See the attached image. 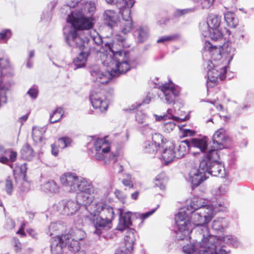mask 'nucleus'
<instances>
[{
  "label": "nucleus",
  "mask_w": 254,
  "mask_h": 254,
  "mask_svg": "<svg viewBox=\"0 0 254 254\" xmlns=\"http://www.w3.org/2000/svg\"><path fill=\"white\" fill-rule=\"evenodd\" d=\"M218 158L217 151L209 149L200 163V168L206 171V174L215 177H224L225 170L223 165L217 161Z\"/></svg>",
  "instance_id": "6e6552de"
},
{
  "label": "nucleus",
  "mask_w": 254,
  "mask_h": 254,
  "mask_svg": "<svg viewBox=\"0 0 254 254\" xmlns=\"http://www.w3.org/2000/svg\"><path fill=\"white\" fill-rule=\"evenodd\" d=\"M67 248L71 254H86L85 252L80 249L79 243L76 242L74 243V246H72L71 243L68 245Z\"/></svg>",
  "instance_id": "79ce46f5"
},
{
  "label": "nucleus",
  "mask_w": 254,
  "mask_h": 254,
  "mask_svg": "<svg viewBox=\"0 0 254 254\" xmlns=\"http://www.w3.org/2000/svg\"><path fill=\"white\" fill-rule=\"evenodd\" d=\"M63 225L60 222L51 223L49 226L47 233L50 236H52L54 232L57 231L63 230Z\"/></svg>",
  "instance_id": "58836bf2"
},
{
  "label": "nucleus",
  "mask_w": 254,
  "mask_h": 254,
  "mask_svg": "<svg viewBox=\"0 0 254 254\" xmlns=\"http://www.w3.org/2000/svg\"><path fill=\"white\" fill-rule=\"evenodd\" d=\"M12 244L14 247L16 252L18 253L21 251L22 247L21 244L17 238H13L12 240Z\"/></svg>",
  "instance_id": "13d9d810"
},
{
  "label": "nucleus",
  "mask_w": 254,
  "mask_h": 254,
  "mask_svg": "<svg viewBox=\"0 0 254 254\" xmlns=\"http://www.w3.org/2000/svg\"><path fill=\"white\" fill-rule=\"evenodd\" d=\"M45 131V127H33L32 134L34 140L36 142L41 141Z\"/></svg>",
  "instance_id": "473e14b6"
},
{
  "label": "nucleus",
  "mask_w": 254,
  "mask_h": 254,
  "mask_svg": "<svg viewBox=\"0 0 254 254\" xmlns=\"http://www.w3.org/2000/svg\"><path fill=\"white\" fill-rule=\"evenodd\" d=\"M210 205L212 206V209L213 210L214 215L216 212L225 210L228 206V203L226 200H225L222 202H217L215 204Z\"/></svg>",
  "instance_id": "e433bc0d"
},
{
  "label": "nucleus",
  "mask_w": 254,
  "mask_h": 254,
  "mask_svg": "<svg viewBox=\"0 0 254 254\" xmlns=\"http://www.w3.org/2000/svg\"><path fill=\"white\" fill-rule=\"evenodd\" d=\"M72 139L67 136H64L59 138L58 143L59 147L62 149H64L66 147H70L71 145Z\"/></svg>",
  "instance_id": "37998d69"
},
{
  "label": "nucleus",
  "mask_w": 254,
  "mask_h": 254,
  "mask_svg": "<svg viewBox=\"0 0 254 254\" xmlns=\"http://www.w3.org/2000/svg\"><path fill=\"white\" fill-rule=\"evenodd\" d=\"M131 7H126L119 12L122 16V20L119 21L116 27H119V32L115 35V39L119 42V44L123 48H128L129 45L126 42L127 35L130 33L133 28V21L130 16Z\"/></svg>",
  "instance_id": "9d476101"
},
{
  "label": "nucleus",
  "mask_w": 254,
  "mask_h": 254,
  "mask_svg": "<svg viewBox=\"0 0 254 254\" xmlns=\"http://www.w3.org/2000/svg\"><path fill=\"white\" fill-rule=\"evenodd\" d=\"M209 36L212 40L217 41L222 40L223 37V35L219 28H218L211 29V31L210 32Z\"/></svg>",
  "instance_id": "ea45409f"
},
{
  "label": "nucleus",
  "mask_w": 254,
  "mask_h": 254,
  "mask_svg": "<svg viewBox=\"0 0 254 254\" xmlns=\"http://www.w3.org/2000/svg\"><path fill=\"white\" fill-rule=\"evenodd\" d=\"M64 111L62 108H57L50 115V122L51 123H55L59 122L64 115Z\"/></svg>",
  "instance_id": "72a5a7b5"
},
{
  "label": "nucleus",
  "mask_w": 254,
  "mask_h": 254,
  "mask_svg": "<svg viewBox=\"0 0 254 254\" xmlns=\"http://www.w3.org/2000/svg\"><path fill=\"white\" fill-rule=\"evenodd\" d=\"M166 115H168L167 119H172L174 121H176V122L184 121L186 120V118L184 119H181L179 117H177L173 115V110L172 109H168L167 111V114Z\"/></svg>",
  "instance_id": "864d4df0"
},
{
  "label": "nucleus",
  "mask_w": 254,
  "mask_h": 254,
  "mask_svg": "<svg viewBox=\"0 0 254 254\" xmlns=\"http://www.w3.org/2000/svg\"><path fill=\"white\" fill-rule=\"evenodd\" d=\"M4 155L8 157V159L11 162H14L16 160L17 152L13 150L10 149L6 150L4 152Z\"/></svg>",
  "instance_id": "603ef678"
},
{
  "label": "nucleus",
  "mask_w": 254,
  "mask_h": 254,
  "mask_svg": "<svg viewBox=\"0 0 254 254\" xmlns=\"http://www.w3.org/2000/svg\"><path fill=\"white\" fill-rule=\"evenodd\" d=\"M10 65L8 59L0 58V109L8 102V94L9 93V86L2 82L5 70L10 68Z\"/></svg>",
  "instance_id": "2eb2a0df"
},
{
  "label": "nucleus",
  "mask_w": 254,
  "mask_h": 254,
  "mask_svg": "<svg viewBox=\"0 0 254 254\" xmlns=\"http://www.w3.org/2000/svg\"><path fill=\"white\" fill-rule=\"evenodd\" d=\"M159 88L163 94L166 102L169 104L174 103L175 98L180 93L179 87L175 86L172 83L163 84Z\"/></svg>",
  "instance_id": "f3484780"
},
{
  "label": "nucleus",
  "mask_w": 254,
  "mask_h": 254,
  "mask_svg": "<svg viewBox=\"0 0 254 254\" xmlns=\"http://www.w3.org/2000/svg\"><path fill=\"white\" fill-rule=\"evenodd\" d=\"M165 174L164 173H161L160 175L156 176L155 180V185L156 187L160 188V189L163 190L165 189V180L164 179Z\"/></svg>",
  "instance_id": "a18cd8bd"
},
{
  "label": "nucleus",
  "mask_w": 254,
  "mask_h": 254,
  "mask_svg": "<svg viewBox=\"0 0 254 254\" xmlns=\"http://www.w3.org/2000/svg\"><path fill=\"white\" fill-rule=\"evenodd\" d=\"M117 197L120 199L121 201H124L126 198V196L119 190H116L115 192Z\"/></svg>",
  "instance_id": "e2e57ef3"
},
{
  "label": "nucleus",
  "mask_w": 254,
  "mask_h": 254,
  "mask_svg": "<svg viewBox=\"0 0 254 254\" xmlns=\"http://www.w3.org/2000/svg\"><path fill=\"white\" fill-rule=\"evenodd\" d=\"M207 22L210 26L211 30L219 28L220 24V20L217 16L211 15L209 16Z\"/></svg>",
  "instance_id": "f704fd0d"
},
{
  "label": "nucleus",
  "mask_w": 254,
  "mask_h": 254,
  "mask_svg": "<svg viewBox=\"0 0 254 254\" xmlns=\"http://www.w3.org/2000/svg\"><path fill=\"white\" fill-rule=\"evenodd\" d=\"M191 212L189 208H182L175 217V222L178 228L176 231V237L178 240L190 239V234L201 233V231H195L196 225L193 223Z\"/></svg>",
  "instance_id": "423d86ee"
},
{
  "label": "nucleus",
  "mask_w": 254,
  "mask_h": 254,
  "mask_svg": "<svg viewBox=\"0 0 254 254\" xmlns=\"http://www.w3.org/2000/svg\"><path fill=\"white\" fill-rule=\"evenodd\" d=\"M195 3L202 9H208L210 8L214 1V0H192Z\"/></svg>",
  "instance_id": "a19ab883"
},
{
  "label": "nucleus",
  "mask_w": 254,
  "mask_h": 254,
  "mask_svg": "<svg viewBox=\"0 0 254 254\" xmlns=\"http://www.w3.org/2000/svg\"><path fill=\"white\" fill-rule=\"evenodd\" d=\"M27 94L33 99L37 98L38 94V90L36 87H33L29 89Z\"/></svg>",
  "instance_id": "4d7b16f0"
},
{
  "label": "nucleus",
  "mask_w": 254,
  "mask_h": 254,
  "mask_svg": "<svg viewBox=\"0 0 254 254\" xmlns=\"http://www.w3.org/2000/svg\"><path fill=\"white\" fill-rule=\"evenodd\" d=\"M224 18L227 25L232 28H235L238 24V19L233 12L228 11L224 14Z\"/></svg>",
  "instance_id": "2f4dec72"
},
{
  "label": "nucleus",
  "mask_w": 254,
  "mask_h": 254,
  "mask_svg": "<svg viewBox=\"0 0 254 254\" xmlns=\"http://www.w3.org/2000/svg\"><path fill=\"white\" fill-rule=\"evenodd\" d=\"M15 227L14 221L11 219H7L6 220V228L7 229H13Z\"/></svg>",
  "instance_id": "052dcab7"
},
{
  "label": "nucleus",
  "mask_w": 254,
  "mask_h": 254,
  "mask_svg": "<svg viewBox=\"0 0 254 254\" xmlns=\"http://www.w3.org/2000/svg\"><path fill=\"white\" fill-rule=\"evenodd\" d=\"M176 158H180L183 157L186 153V147L183 143L179 145L177 150L175 151Z\"/></svg>",
  "instance_id": "de8ad7c7"
},
{
  "label": "nucleus",
  "mask_w": 254,
  "mask_h": 254,
  "mask_svg": "<svg viewBox=\"0 0 254 254\" xmlns=\"http://www.w3.org/2000/svg\"><path fill=\"white\" fill-rule=\"evenodd\" d=\"M176 38V36L174 35L171 36H164L159 38L157 42L158 43H166L167 42L173 41Z\"/></svg>",
  "instance_id": "6e6d98bb"
},
{
  "label": "nucleus",
  "mask_w": 254,
  "mask_h": 254,
  "mask_svg": "<svg viewBox=\"0 0 254 254\" xmlns=\"http://www.w3.org/2000/svg\"><path fill=\"white\" fill-rule=\"evenodd\" d=\"M146 116L141 112H137L136 115V120L139 124H143L145 122Z\"/></svg>",
  "instance_id": "bf43d9fd"
},
{
  "label": "nucleus",
  "mask_w": 254,
  "mask_h": 254,
  "mask_svg": "<svg viewBox=\"0 0 254 254\" xmlns=\"http://www.w3.org/2000/svg\"><path fill=\"white\" fill-rule=\"evenodd\" d=\"M151 142H153L154 144H156L157 147L159 148L163 146L164 143V139L161 134L155 133L152 135Z\"/></svg>",
  "instance_id": "c03bdc74"
},
{
  "label": "nucleus",
  "mask_w": 254,
  "mask_h": 254,
  "mask_svg": "<svg viewBox=\"0 0 254 254\" xmlns=\"http://www.w3.org/2000/svg\"><path fill=\"white\" fill-rule=\"evenodd\" d=\"M182 131L183 136H193L195 133V131L190 129H184Z\"/></svg>",
  "instance_id": "680f3d73"
},
{
  "label": "nucleus",
  "mask_w": 254,
  "mask_h": 254,
  "mask_svg": "<svg viewBox=\"0 0 254 254\" xmlns=\"http://www.w3.org/2000/svg\"><path fill=\"white\" fill-rule=\"evenodd\" d=\"M175 121H170L164 123L163 126L164 130L166 132H170L172 131L176 127Z\"/></svg>",
  "instance_id": "3c124183"
},
{
  "label": "nucleus",
  "mask_w": 254,
  "mask_h": 254,
  "mask_svg": "<svg viewBox=\"0 0 254 254\" xmlns=\"http://www.w3.org/2000/svg\"><path fill=\"white\" fill-rule=\"evenodd\" d=\"M89 212L88 218L95 226L94 233L99 236L100 229H110L112 227V221L115 215L113 208L102 202L95 203L87 208Z\"/></svg>",
  "instance_id": "7ed1b4c3"
},
{
  "label": "nucleus",
  "mask_w": 254,
  "mask_h": 254,
  "mask_svg": "<svg viewBox=\"0 0 254 254\" xmlns=\"http://www.w3.org/2000/svg\"><path fill=\"white\" fill-rule=\"evenodd\" d=\"M61 184L71 192L95 193L96 189L92 182L86 178L77 176L75 173L65 172L60 177Z\"/></svg>",
  "instance_id": "39448f33"
},
{
  "label": "nucleus",
  "mask_w": 254,
  "mask_h": 254,
  "mask_svg": "<svg viewBox=\"0 0 254 254\" xmlns=\"http://www.w3.org/2000/svg\"><path fill=\"white\" fill-rule=\"evenodd\" d=\"M93 153L95 158L99 161H103L104 164H108L112 161L115 162L118 156V153L110 152V147L107 142L102 138L97 139L94 143Z\"/></svg>",
  "instance_id": "9b49d317"
},
{
  "label": "nucleus",
  "mask_w": 254,
  "mask_h": 254,
  "mask_svg": "<svg viewBox=\"0 0 254 254\" xmlns=\"http://www.w3.org/2000/svg\"><path fill=\"white\" fill-rule=\"evenodd\" d=\"M228 139L225 130L221 128L215 132L212 138V148L211 149H222L226 147L224 144L225 141Z\"/></svg>",
  "instance_id": "6ab92c4d"
},
{
  "label": "nucleus",
  "mask_w": 254,
  "mask_h": 254,
  "mask_svg": "<svg viewBox=\"0 0 254 254\" xmlns=\"http://www.w3.org/2000/svg\"><path fill=\"white\" fill-rule=\"evenodd\" d=\"M228 226L227 220L224 218H218L213 220L211 228L216 232H222Z\"/></svg>",
  "instance_id": "cd10ccee"
},
{
  "label": "nucleus",
  "mask_w": 254,
  "mask_h": 254,
  "mask_svg": "<svg viewBox=\"0 0 254 254\" xmlns=\"http://www.w3.org/2000/svg\"><path fill=\"white\" fill-rule=\"evenodd\" d=\"M131 252H129L126 249L125 251L121 249H119L116 250L115 254H129Z\"/></svg>",
  "instance_id": "774afa93"
},
{
  "label": "nucleus",
  "mask_w": 254,
  "mask_h": 254,
  "mask_svg": "<svg viewBox=\"0 0 254 254\" xmlns=\"http://www.w3.org/2000/svg\"><path fill=\"white\" fill-rule=\"evenodd\" d=\"M125 236V242L127 249L129 252L133 250V245L136 240V231L133 229H127Z\"/></svg>",
  "instance_id": "b1692460"
},
{
  "label": "nucleus",
  "mask_w": 254,
  "mask_h": 254,
  "mask_svg": "<svg viewBox=\"0 0 254 254\" xmlns=\"http://www.w3.org/2000/svg\"><path fill=\"white\" fill-rule=\"evenodd\" d=\"M201 233L196 234V242L195 243H190L189 245L184 246L183 248V251L186 254H190L193 252L195 254H198L199 250L200 249V245H204L205 247L208 246L210 243H216L218 241V238L216 236L210 235L208 230V235L204 237H200V234H203V231Z\"/></svg>",
  "instance_id": "4468645a"
},
{
  "label": "nucleus",
  "mask_w": 254,
  "mask_h": 254,
  "mask_svg": "<svg viewBox=\"0 0 254 254\" xmlns=\"http://www.w3.org/2000/svg\"><path fill=\"white\" fill-rule=\"evenodd\" d=\"M154 116L155 118L156 121H165L166 120L168 117L167 115H164L163 116H158L157 115H154Z\"/></svg>",
  "instance_id": "69168bd1"
},
{
  "label": "nucleus",
  "mask_w": 254,
  "mask_h": 254,
  "mask_svg": "<svg viewBox=\"0 0 254 254\" xmlns=\"http://www.w3.org/2000/svg\"><path fill=\"white\" fill-rule=\"evenodd\" d=\"M122 183L124 186L132 188L133 186V184L130 180L124 179L122 180Z\"/></svg>",
  "instance_id": "0e129e2a"
},
{
  "label": "nucleus",
  "mask_w": 254,
  "mask_h": 254,
  "mask_svg": "<svg viewBox=\"0 0 254 254\" xmlns=\"http://www.w3.org/2000/svg\"><path fill=\"white\" fill-rule=\"evenodd\" d=\"M79 49L82 51L73 61L76 68H81L85 65L87 58L90 54L89 50L87 49L86 48L82 47Z\"/></svg>",
  "instance_id": "4be33fe9"
},
{
  "label": "nucleus",
  "mask_w": 254,
  "mask_h": 254,
  "mask_svg": "<svg viewBox=\"0 0 254 254\" xmlns=\"http://www.w3.org/2000/svg\"><path fill=\"white\" fill-rule=\"evenodd\" d=\"M200 30L204 37L209 36L210 32L211 31L210 26L207 22L203 21L200 23Z\"/></svg>",
  "instance_id": "49530a36"
},
{
  "label": "nucleus",
  "mask_w": 254,
  "mask_h": 254,
  "mask_svg": "<svg viewBox=\"0 0 254 254\" xmlns=\"http://www.w3.org/2000/svg\"><path fill=\"white\" fill-rule=\"evenodd\" d=\"M228 190V187L226 184L221 185L219 187L212 190V194L216 196L225 194Z\"/></svg>",
  "instance_id": "4c0bfd02"
},
{
  "label": "nucleus",
  "mask_w": 254,
  "mask_h": 254,
  "mask_svg": "<svg viewBox=\"0 0 254 254\" xmlns=\"http://www.w3.org/2000/svg\"><path fill=\"white\" fill-rule=\"evenodd\" d=\"M206 171L201 170L199 167V169L193 168L189 173V181L192 185V187H196L206 180Z\"/></svg>",
  "instance_id": "aec40b11"
},
{
  "label": "nucleus",
  "mask_w": 254,
  "mask_h": 254,
  "mask_svg": "<svg viewBox=\"0 0 254 254\" xmlns=\"http://www.w3.org/2000/svg\"><path fill=\"white\" fill-rule=\"evenodd\" d=\"M233 237L232 235H227L223 238V240L224 243L229 244L233 240Z\"/></svg>",
  "instance_id": "338daca9"
},
{
  "label": "nucleus",
  "mask_w": 254,
  "mask_h": 254,
  "mask_svg": "<svg viewBox=\"0 0 254 254\" xmlns=\"http://www.w3.org/2000/svg\"><path fill=\"white\" fill-rule=\"evenodd\" d=\"M204 49L205 51L211 52L214 49L217 54H220V57L222 55L221 57H224L226 60L224 61L222 59L221 61H223L222 63L226 66L232 60L236 52L234 44L229 42L224 43L222 45H215L214 47L209 42H206L204 44Z\"/></svg>",
  "instance_id": "ddd939ff"
},
{
  "label": "nucleus",
  "mask_w": 254,
  "mask_h": 254,
  "mask_svg": "<svg viewBox=\"0 0 254 254\" xmlns=\"http://www.w3.org/2000/svg\"><path fill=\"white\" fill-rule=\"evenodd\" d=\"M156 210V208L150 211L144 213H134V215L136 218H139L142 221L147 218L149 216L151 215Z\"/></svg>",
  "instance_id": "5fc2aeb1"
},
{
  "label": "nucleus",
  "mask_w": 254,
  "mask_h": 254,
  "mask_svg": "<svg viewBox=\"0 0 254 254\" xmlns=\"http://www.w3.org/2000/svg\"><path fill=\"white\" fill-rule=\"evenodd\" d=\"M144 151L146 153L155 154L158 150L156 144H154L151 141H146L143 144Z\"/></svg>",
  "instance_id": "c9c22d12"
},
{
  "label": "nucleus",
  "mask_w": 254,
  "mask_h": 254,
  "mask_svg": "<svg viewBox=\"0 0 254 254\" xmlns=\"http://www.w3.org/2000/svg\"><path fill=\"white\" fill-rule=\"evenodd\" d=\"M149 30L147 26H142L136 29L135 35L136 36L138 42L142 43L147 39L148 37Z\"/></svg>",
  "instance_id": "bb28decb"
},
{
  "label": "nucleus",
  "mask_w": 254,
  "mask_h": 254,
  "mask_svg": "<svg viewBox=\"0 0 254 254\" xmlns=\"http://www.w3.org/2000/svg\"><path fill=\"white\" fill-rule=\"evenodd\" d=\"M20 153L22 158L27 160H32L35 155L33 149L27 144L22 147Z\"/></svg>",
  "instance_id": "7c9ffc66"
},
{
  "label": "nucleus",
  "mask_w": 254,
  "mask_h": 254,
  "mask_svg": "<svg viewBox=\"0 0 254 254\" xmlns=\"http://www.w3.org/2000/svg\"><path fill=\"white\" fill-rule=\"evenodd\" d=\"M175 158L176 156L173 145L169 148H165L162 152V158L165 164L172 162Z\"/></svg>",
  "instance_id": "c85d7f7f"
},
{
  "label": "nucleus",
  "mask_w": 254,
  "mask_h": 254,
  "mask_svg": "<svg viewBox=\"0 0 254 254\" xmlns=\"http://www.w3.org/2000/svg\"><path fill=\"white\" fill-rule=\"evenodd\" d=\"M96 10L94 2L87 1L85 3L72 2L64 5L61 8L63 14H67L66 21L71 25L70 30L67 32V27L64 29L65 40L68 45L72 47L86 48L89 50L90 43H95L97 45L102 43L100 35L95 30L90 32V37L83 40L80 36V30L89 29L93 25L92 16Z\"/></svg>",
  "instance_id": "f257e3e1"
},
{
  "label": "nucleus",
  "mask_w": 254,
  "mask_h": 254,
  "mask_svg": "<svg viewBox=\"0 0 254 254\" xmlns=\"http://www.w3.org/2000/svg\"><path fill=\"white\" fill-rule=\"evenodd\" d=\"M103 16L108 25L112 28H115L120 21L118 14L112 10L105 11Z\"/></svg>",
  "instance_id": "5701e85b"
},
{
  "label": "nucleus",
  "mask_w": 254,
  "mask_h": 254,
  "mask_svg": "<svg viewBox=\"0 0 254 254\" xmlns=\"http://www.w3.org/2000/svg\"><path fill=\"white\" fill-rule=\"evenodd\" d=\"M11 36V32L8 29H4L0 32V42H5Z\"/></svg>",
  "instance_id": "8fccbe9b"
},
{
  "label": "nucleus",
  "mask_w": 254,
  "mask_h": 254,
  "mask_svg": "<svg viewBox=\"0 0 254 254\" xmlns=\"http://www.w3.org/2000/svg\"><path fill=\"white\" fill-rule=\"evenodd\" d=\"M222 62L223 61H221L220 64H217L215 60L213 62L210 61H207V86L208 87L211 88L216 85L218 77L221 80H223L225 78V74L227 71V66Z\"/></svg>",
  "instance_id": "f8f14e48"
},
{
  "label": "nucleus",
  "mask_w": 254,
  "mask_h": 254,
  "mask_svg": "<svg viewBox=\"0 0 254 254\" xmlns=\"http://www.w3.org/2000/svg\"><path fill=\"white\" fill-rule=\"evenodd\" d=\"M207 141L206 138H192L189 143H187V145L190 149L198 148L201 152H204L207 149Z\"/></svg>",
  "instance_id": "393cba45"
},
{
  "label": "nucleus",
  "mask_w": 254,
  "mask_h": 254,
  "mask_svg": "<svg viewBox=\"0 0 254 254\" xmlns=\"http://www.w3.org/2000/svg\"><path fill=\"white\" fill-rule=\"evenodd\" d=\"M105 48L100 49L99 57L103 65L107 67L103 71L97 65L93 66L90 71L93 81L97 85L108 83L112 77L128 71L133 64L128 52L116 51L115 45L105 44Z\"/></svg>",
  "instance_id": "f03ea898"
},
{
  "label": "nucleus",
  "mask_w": 254,
  "mask_h": 254,
  "mask_svg": "<svg viewBox=\"0 0 254 254\" xmlns=\"http://www.w3.org/2000/svg\"><path fill=\"white\" fill-rule=\"evenodd\" d=\"M93 192H78L75 200L69 199L63 200L61 205L63 206L62 212L67 215L75 214L80 209L81 205H84L87 209L94 200L92 195Z\"/></svg>",
  "instance_id": "1a4fd4ad"
},
{
  "label": "nucleus",
  "mask_w": 254,
  "mask_h": 254,
  "mask_svg": "<svg viewBox=\"0 0 254 254\" xmlns=\"http://www.w3.org/2000/svg\"><path fill=\"white\" fill-rule=\"evenodd\" d=\"M13 185L11 178L8 177L5 182V190L8 194H10L13 190Z\"/></svg>",
  "instance_id": "09e8293b"
},
{
  "label": "nucleus",
  "mask_w": 254,
  "mask_h": 254,
  "mask_svg": "<svg viewBox=\"0 0 254 254\" xmlns=\"http://www.w3.org/2000/svg\"><path fill=\"white\" fill-rule=\"evenodd\" d=\"M120 217L117 229L123 231L129 229V226L132 225L131 218L134 214L130 211L124 212L121 209H119Z\"/></svg>",
  "instance_id": "412c9836"
},
{
  "label": "nucleus",
  "mask_w": 254,
  "mask_h": 254,
  "mask_svg": "<svg viewBox=\"0 0 254 254\" xmlns=\"http://www.w3.org/2000/svg\"><path fill=\"white\" fill-rule=\"evenodd\" d=\"M107 3L116 5L119 11L126 7H132L135 2L134 0H105Z\"/></svg>",
  "instance_id": "a878e982"
},
{
  "label": "nucleus",
  "mask_w": 254,
  "mask_h": 254,
  "mask_svg": "<svg viewBox=\"0 0 254 254\" xmlns=\"http://www.w3.org/2000/svg\"><path fill=\"white\" fill-rule=\"evenodd\" d=\"M42 189L44 191L56 193L59 191L60 188L55 181L51 180L43 185Z\"/></svg>",
  "instance_id": "c756f323"
},
{
  "label": "nucleus",
  "mask_w": 254,
  "mask_h": 254,
  "mask_svg": "<svg viewBox=\"0 0 254 254\" xmlns=\"http://www.w3.org/2000/svg\"><path fill=\"white\" fill-rule=\"evenodd\" d=\"M187 208H189L191 212L193 223L196 225L194 230L203 231V234H200V237L208 235V228L206 224L213 216L212 206L207 204L202 198L193 197L191 200L190 206Z\"/></svg>",
  "instance_id": "20e7f679"
},
{
  "label": "nucleus",
  "mask_w": 254,
  "mask_h": 254,
  "mask_svg": "<svg viewBox=\"0 0 254 254\" xmlns=\"http://www.w3.org/2000/svg\"><path fill=\"white\" fill-rule=\"evenodd\" d=\"M83 237V232L80 229L71 230L67 234L53 237L51 239V253L52 254H62L65 246L68 247L71 243L72 246H74V243H79Z\"/></svg>",
  "instance_id": "0eeeda50"
},
{
  "label": "nucleus",
  "mask_w": 254,
  "mask_h": 254,
  "mask_svg": "<svg viewBox=\"0 0 254 254\" xmlns=\"http://www.w3.org/2000/svg\"><path fill=\"white\" fill-rule=\"evenodd\" d=\"M200 248L198 254H227L223 246H220V241L218 239L216 243H210L207 247L200 245Z\"/></svg>",
  "instance_id": "a211bd4d"
},
{
  "label": "nucleus",
  "mask_w": 254,
  "mask_h": 254,
  "mask_svg": "<svg viewBox=\"0 0 254 254\" xmlns=\"http://www.w3.org/2000/svg\"><path fill=\"white\" fill-rule=\"evenodd\" d=\"M90 99L94 108L99 110L101 113H105L107 111L108 107V102L106 99L101 90H92Z\"/></svg>",
  "instance_id": "dca6fc26"
}]
</instances>
